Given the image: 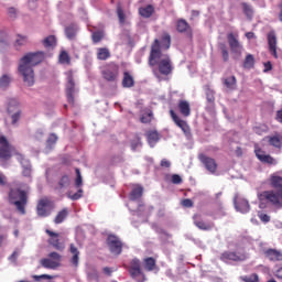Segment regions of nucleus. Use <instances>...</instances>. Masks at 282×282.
<instances>
[{"label":"nucleus","mask_w":282,"mask_h":282,"mask_svg":"<svg viewBox=\"0 0 282 282\" xmlns=\"http://www.w3.org/2000/svg\"><path fill=\"white\" fill-rule=\"evenodd\" d=\"M45 58V53L36 52V53H28L20 59V64L18 67L19 73L21 74L24 84L28 87H32L34 85V68L40 63H43Z\"/></svg>","instance_id":"nucleus-1"},{"label":"nucleus","mask_w":282,"mask_h":282,"mask_svg":"<svg viewBox=\"0 0 282 282\" xmlns=\"http://www.w3.org/2000/svg\"><path fill=\"white\" fill-rule=\"evenodd\" d=\"M269 186L274 189L263 191L259 194L260 202H267L274 208H282V176L280 172H274L269 176Z\"/></svg>","instance_id":"nucleus-2"},{"label":"nucleus","mask_w":282,"mask_h":282,"mask_svg":"<svg viewBox=\"0 0 282 282\" xmlns=\"http://www.w3.org/2000/svg\"><path fill=\"white\" fill-rule=\"evenodd\" d=\"M148 63L151 67H155V65H158L159 74L162 76H170V74H173V62L169 55L162 57L160 40L158 39H155L151 45Z\"/></svg>","instance_id":"nucleus-3"},{"label":"nucleus","mask_w":282,"mask_h":282,"mask_svg":"<svg viewBox=\"0 0 282 282\" xmlns=\"http://www.w3.org/2000/svg\"><path fill=\"white\" fill-rule=\"evenodd\" d=\"M8 199L11 206H15L20 215H25V206H28L29 199L28 191L21 189V187H12L9 189Z\"/></svg>","instance_id":"nucleus-4"},{"label":"nucleus","mask_w":282,"mask_h":282,"mask_svg":"<svg viewBox=\"0 0 282 282\" xmlns=\"http://www.w3.org/2000/svg\"><path fill=\"white\" fill-rule=\"evenodd\" d=\"M128 272L131 279H133V281H137V282L147 281V275L142 271V263L138 259L131 260Z\"/></svg>","instance_id":"nucleus-5"},{"label":"nucleus","mask_w":282,"mask_h":282,"mask_svg":"<svg viewBox=\"0 0 282 282\" xmlns=\"http://www.w3.org/2000/svg\"><path fill=\"white\" fill-rule=\"evenodd\" d=\"M54 209V203L50 198H42L36 205V215L39 217H50L52 210Z\"/></svg>","instance_id":"nucleus-6"},{"label":"nucleus","mask_w":282,"mask_h":282,"mask_svg":"<svg viewBox=\"0 0 282 282\" xmlns=\"http://www.w3.org/2000/svg\"><path fill=\"white\" fill-rule=\"evenodd\" d=\"M12 144L8 141L6 135L0 137V161L8 162L12 158Z\"/></svg>","instance_id":"nucleus-7"},{"label":"nucleus","mask_w":282,"mask_h":282,"mask_svg":"<svg viewBox=\"0 0 282 282\" xmlns=\"http://www.w3.org/2000/svg\"><path fill=\"white\" fill-rule=\"evenodd\" d=\"M101 76L104 80H107V83H116L118 80V76H120V66L109 64L108 67L102 69Z\"/></svg>","instance_id":"nucleus-8"},{"label":"nucleus","mask_w":282,"mask_h":282,"mask_svg":"<svg viewBox=\"0 0 282 282\" xmlns=\"http://www.w3.org/2000/svg\"><path fill=\"white\" fill-rule=\"evenodd\" d=\"M46 235H48V245L54 248V250H58V252H63L65 250V240L61 239V234L54 232L50 229L45 230Z\"/></svg>","instance_id":"nucleus-9"},{"label":"nucleus","mask_w":282,"mask_h":282,"mask_svg":"<svg viewBox=\"0 0 282 282\" xmlns=\"http://www.w3.org/2000/svg\"><path fill=\"white\" fill-rule=\"evenodd\" d=\"M75 173V187L78 188V191L75 194H73L72 192H67V197L68 199H72V202H78V199L83 197L84 193L83 188H80L83 186V175L80 174V169L76 167Z\"/></svg>","instance_id":"nucleus-10"},{"label":"nucleus","mask_w":282,"mask_h":282,"mask_svg":"<svg viewBox=\"0 0 282 282\" xmlns=\"http://www.w3.org/2000/svg\"><path fill=\"white\" fill-rule=\"evenodd\" d=\"M106 243L111 254H116L117 257L122 254V240H120L118 236L109 235L107 237Z\"/></svg>","instance_id":"nucleus-11"},{"label":"nucleus","mask_w":282,"mask_h":282,"mask_svg":"<svg viewBox=\"0 0 282 282\" xmlns=\"http://www.w3.org/2000/svg\"><path fill=\"white\" fill-rule=\"evenodd\" d=\"M248 259L246 253H239L237 251H225L220 254V261L224 263H239V261H246Z\"/></svg>","instance_id":"nucleus-12"},{"label":"nucleus","mask_w":282,"mask_h":282,"mask_svg":"<svg viewBox=\"0 0 282 282\" xmlns=\"http://www.w3.org/2000/svg\"><path fill=\"white\" fill-rule=\"evenodd\" d=\"M67 84H66V97L69 105H74V91L76 89V83L74 82V72L68 70L66 73Z\"/></svg>","instance_id":"nucleus-13"},{"label":"nucleus","mask_w":282,"mask_h":282,"mask_svg":"<svg viewBox=\"0 0 282 282\" xmlns=\"http://www.w3.org/2000/svg\"><path fill=\"white\" fill-rule=\"evenodd\" d=\"M198 160L199 162L203 163V165L205 166L206 171H208V173H212L213 175L217 173V161H215V159L204 153H200L198 154Z\"/></svg>","instance_id":"nucleus-14"},{"label":"nucleus","mask_w":282,"mask_h":282,"mask_svg":"<svg viewBox=\"0 0 282 282\" xmlns=\"http://www.w3.org/2000/svg\"><path fill=\"white\" fill-rule=\"evenodd\" d=\"M8 113H13L11 116L12 124H17L19 120H21V109H19V101H17V99L9 101Z\"/></svg>","instance_id":"nucleus-15"},{"label":"nucleus","mask_w":282,"mask_h":282,"mask_svg":"<svg viewBox=\"0 0 282 282\" xmlns=\"http://www.w3.org/2000/svg\"><path fill=\"white\" fill-rule=\"evenodd\" d=\"M254 154L256 158L262 162V164H276V160L272 158V155L267 154L265 151L259 147V144L254 145Z\"/></svg>","instance_id":"nucleus-16"},{"label":"nucleus","mask_w":282,"mask_h":282,"mask_svg":"<svg viewBox=\"0 0 282 282\" xmlns=\"http://www.w3.org/2000/svg\"><path fill=\"white\" fill-rule=\"evenodd\" d=\"M170 116L173 120V122L176 124V127H178L180 129H182L183 133H185V135H188V133H191V128L188 127V123L184 120H182L177 113H175V110H170Z\"/></svg>","instance_id":"nucleus-17"},{"label":"nucleus","mask_w":282,"mask_h":282,"mask_svg":"<svg viewBox=\"0 0 282 282\" xmlns=\"http://www.w3.org/2000/svg\"><path fill=\"white\" fill-rule=\"evenodd\" d=\"M269 52L274 58H279L276 54V33L274 31H270L267 35Z\"/></svg>","instance_id":"nucleus-18"},{"label":"nucleus","mask_w":282,"mask_h":282,"mask_svg":"<svg viewBox=\"0 0 282 282\" xmlns=\"http://www.w3.org/2000/svg\"><path fill=\"white\" fill-rule=\"evenodd\" d=\"M235 208L239 213H249L250 212V203L246 200V198H235L234 199Z\"/></svg>","instance_id":"nucleus-19"},{"label":"nucleus","mask_w":282,"mask_h":282,"mask_svg":"<svg viewBox=\"0 0 282 282\" xmlns=\"http://www.w3.org/2000/svg\"><path fill=\"white\" fill-rule=\"evenodd\" d=\"M194 226L199 230H213V224H207L206 221L202 220V216L195 214L193 216Z\"/></svg>","instance_id":"nucleus-20"},{"label":"nucleus","mask_w":282,"mask_h":282,"mask_svg":"<svg viewBox=\"0 0 282 282\" xmlns=\"http://www.w3.org/2000/svg\"><path fill=\"white\" fill-rule=\"evenodd\" d=\"M264 257L269 259V261H282V252L276 249L264 250Z\"/></svg>","instance_id":"nucleus-21"},{"label":"nucleus","mask_w":282,"mask_h":282,"mask_svg":"<svg viewBox=\"0 0 282 282\" xmlns=\"http://www.w3.org/2000/svg\"><path fill=\"white\" fill-rule=\"evenodd\" d=\"M178 111L184 118H188L191 116V104L186 100H180L177 104Z\"/></svg>","instance_id":"nucleus-22"},{"label":"nucleus","mask_w":282,"mask_h":282,"mask_svg":"<svg viewBox=\"0 0 282 282\" xmlns=\"http://www.w3.org/2000/svg\"><path fill=\"white\" fill-rule=\"evenodd\" d=\"M42 268H45L46 270H56V268H61V263L57 261H53L50 258H44L40 261Z\"/></svg>","instance_id":"nucleus-23"},{"label":"nucleus","mask_w":282,"mask_h":282,"mask_svg":"<svg viewBox=\"0 0 282 282\" xmlns=\"http://www.w3.org/2000/svg\"><path fill=\"white\" fill-rule=\"evenodd\" d=\"M135 85V80L133 79V76H131L130 72H124L123 73V78H122V87L126 89H129Z\"/></svg>","instance_id":"nucleus-24"},{"label":"nucleus","mask_w":282,"mask_h":282,"mask_svg":"<svg viewBox=\"0 0 282 282\" xmlns=\"http://www.w3.org/2000/svg\"><path fill=\"white\" fill-rule=\"evenodd\" d=\"M241 8L245 17L249 20L252 21V17H254V9L250 6L248 2H241Z\"/></svg>","instance_id":"nucleus-25"},{"label":"nucleus","mask_w":282,"mask_h":282,"mask_svg":"<svg viewBox=\"0 0 282 282\" xmlns=\"http://www.w3.org/2000/svg\"><path fill=\"white\" fill-rule=\"evenodd\" d=\"M227 41L229 43V47H230L231 52H237V50H239V47H240L239 40H237V37H235L234 33H229L227 35Z\"/></svg>","instance_id":"nucleus-26"},{"label":"nucleus","mask_w":282,"mask_h":282,"mask_svg":"<svg viewBox=\"0 0 282 282\" xmlns=\"http://www.w3.org/2000/svg\"><path fill=\"white\" fill-rule=\"evenodd\" d=\"M154 12H155V9L151 4L139 9V14L143 17V19H151Z\"/></svg>","instance_id":"nucleus-27"},{"label":"nucleus","mask_w":282,"mask_h":282,"mask_svg":"<svg viewBox=\"0 0 282 282\" xmlns=\"http://www.w3.org/2000/svg\"><path fill=\"white\" fill-rule=\"evenodd\" d=\"M176 30L181 34H184V32H188V30H191V25L188 24V22L186 20L178 19L176 22Z\"/></svg>","instance_id":"nucleus-28"},{"label":"nucleus","mask_w":282,"mask_h":282,"mask_svg":"<svg viewBox=\"0 0 282 282\" xmlns=\"http://www.w3.org/2000/svg\"><path fill=\"white\" fill-rule=\"evenodd\" d=\"M269 144L270 147H274L275 149L282 148V135L274 134L273 137H269Z\"/></svg>","instance_id":"nucleus-29"},{"label":"nucleus","mask_w":282,"mask_h":282,"mask_svg":"<svg viewBox=\"0 0 282 282\" xmlns=\"http://www.w3.org/2000/svg\"><path fill=\"white\" fill-rule=\"evenodd\" d=\"M70 252L73 253V258L70 260V263H73V265H75V268H78V261H79V254L80 251H78V248H76V246L74 243H70Z\"/></svg>","instance_id":"nucleus-30"},{"label":"nucleus","mask_w":282,"mask_h":282,"mask_svg":"<svg viewBox=\"0 0 282 282\" xmlns=\"http://www.w3.org/2000/svg\"><path fill=\"white\" fill-rule=\"evenodd\" d=\"M254 55L252 54H247V56L245 57V61L242 63V67L245 69H253L254 68Z\"/></svg>","instance_id":"nucleus-31"},{"label":"nucleus","mask_w":282,"mask_h":282,"mask_svg":"<svg viewBox=\"0 0 282 282\" xmlns=\"http://www.w3.org/2000/svg\"><path fill=\"white\" fill-rule=\"evenodd\" d=\"M111 57V53L107 47H100L97 50V58L98 61H107V58Z\"/></svg>","instance_id":"nucleus-32"},{"label":"nucleus","mask_w":282,"mask_h":282,"mask_svg":"<svg viewBox=\"0 0 282 282\" xmlns=\"http://www.w3.org/2000/svg\"><path fill=\"white\" fill-rule=\"evenodd\" d=\"M69 215V210L67 208L62 209L57 213L56 217L54 218V224H63L67 216Z\"/></svg>","instance_id":"nucleus-33"},{"label":"nucleus","mask_w":282,"mask_h":282,"mask_svg":"<svg viewBox=\"0 0 282 282\" xmlns=\"http://www.w3.org/2000/svg\"><path fill=\"white\" fill-rule=\"evenodd\" d=\"M144 193V188L142 186L134 187L130 193V199L131 202H135L137 199H140L142 197V194Z\"/></svg>","instance_id":"nucleus-34"},{"label":"nucleus","mask_w":282,"mask_h":282,"mask_svg":"<svg viewBox=\"0 0 282 282\" xmlns=\"http://www.w3.org/2000/svg\"><path fill=\"white\" fill-rule=\"evenodd\" d=\"M58 63H61V65H72V57H69V53H67V51H61Z\"/></svg>","instance_id":"nucleus-35"},{"label":"nucleus","mask_w":282,"mask_h":282,"mask_svg":"<svg viewBox=\"0 0 282 282\" xmlns=\"http://www.w3.org/2000/svg\"><path fill=\"white\" fill-rule=\"evenodd\" d=\"M76 32H77V29H76V25L74 24H70L65 29V35L69 41H74L76 39Z\"/></svg>","instance_id":"nucleus-36"},{"label":"nucleus","mask_w":282,"mask_h":282,"mask_svg":"<svg viewBox=\"0 0 282 282\" xmlns=\"http://www.w3.org/2000/svg\"><path fill=\"white\" fill-rule=\"evenodd\" d=\"M224 85L227 89H237V77L231 76L224 79Z\"/></svg>","instance_id":"nucleus-37"},{"label":"nucleus","mask_w":282,"mask_h":282,"mask_svg":"<svg viewBox=\"0 0 282 282\" xmlns=\"http://www.w3.org/2000/svg\"><path fill=\"white\" fill-rule=\"evenodd\" d=\"M149 144H155L160 140V133L155 130H151L147 134Z\"/></svg>","instance_id":"nucleus-38"},{"label":"nucleus","mask_w":282,"mask_h":282,"mask_svg":"<svg viewBox=\"0 0 282 282\" xmlns=\"http://www.w3.org/2000/svg\"><path fill=\"white\" fill-rule=\"evenodd\" d=\"M144 268L148 272H153V270H155V260L153 257L144 259Z\"/></svg>","instance_id":"nucleus-39"},{"label":"nucleus","mask_w":282,"mask_h":282,"mask_svg":"<svg viewBox=\"0 0 282 282\" xmlns=\"http://www.w3.org/2000/svg\"><path fill=\"white\" fill-rule=\"evenodd\" d=\"M70 184H72V180L67 174H64L58 181L59 188H69Z\"/></svg>","instance_id":"nucleus-40"},{"label":"nucleus","mask_w":282,"mask_h":282,"mask_svg":"<svg viewBox=\"0 0 282 282\" xmlns=\"http://www.w3.org/2000/svg\"><path fill=\"white\" fill-rule=\"evenodd\" d=\"M117 17L119 19L120 25H124V22L127 20V15H124V10H122V4H117Z\"/></svg>","instance_id":"nucleus-41"},{"label":"nucleus","mask_w":282,"mask_h":282,"mask_svg":"<svg viewBox=\"0 0 282 282\" xmlns=\"http://www.w3.org/2000/svg\"><path fill=\"white\" fill-rule=\"evenodd\" d=\"M43 45L44 47H56V36L54 35H48L43 40Z\"/></svg>","instance_id":"nucleus-42"},{"label":"nucleus","mask_w":282,"mask_h":282,"mask_svg":"<svg viewBox=\"0 0 282 282\" xmlns=\"http://www.w3.org/2000/svg\"><path fill=\"white\" fill-rule=\"evenodd\" d=\"M162 47L163 50H170L171 48V34L164 33L161 39Z\"/></svg>","instance_id":"nucleus-43"},{"label":"nucleus","mask_w":282,"mask_h":282,"mask_svg":"<svg viewBox=\"0 0 282 282\" xmlns=\"http://www.w3.org/2000/svg\"><path fill=\"white\" fill-rule=\"evenodd\" d=\"M23 45H28V36L18 34L14 42V47H23Z\"/></svg>","instance_id":"nucleus-44"},{"label":"nucleus","mask_w":282,"mask_h":282,"mask_svg":"<svg viewBox=\"0 0 282 282\" xmlns=\"http://www.w3.org/2000/svg\"><path fill=\"white\" fill-rule=\"evenodd\" d=\"M10 83H12V78L10 75H2L0 77V88L6 89V87H10Z\"/></svg>","instance_id":"nucleus-45"},{"label":"nucleus","mask_w":282,"mask_h":282,"mask_svg":"<svg viewBox=\"0 0 282 282\" xmlns=\"http://www.w3.org/2000/svg\"><path fill=\"white\" fill-rule=\"evenodd\" d=\"M206 99L210 105H215V90L210 89V87L206 88Z\"/></svg>","instance_id":"nucleus-46"},{"label":"nucleus","mask_w":282,"mask_h":282,"mask_svg":"<svg viewBox=\"0 0 282 282\" xmlns=\"http://www.w3.org/2000/svg\"><path fill=\"white\" fill-rule=\"evenodd\" d=\"M240 279L243 282H259V274L252 273L250 275H243Z\"/></svg>","instance_id":"nucleus-47"},{"label":"nucleus","mask_w":282,"mask_h":282,"mask_svg":"<svg viewBox=\"0 0 282 282\" xmlns=\"http://www.w3.org/2000/svg\"><path fill=\"white\" fill-rule=\"evenodd\" d=\"M22 175L23 177H32V165H23Z\"/></svg>","instance_id":"nucleus-48"},{"label":"nucleus","mask_w":282,"mask_h":282,"mask_svg":"<svg viewBox=\"0 0 282 282\" xmlns=\"http://www.w3.org/2000/svg\"><path fill=\"white\" fill-rule=\"evenodd\" d=\"M104 36L105 35L100 31L93 33V43H100Z\"/></svg>","instance_id":"nucleus-49"},{"label":"nucleus","mask_w":282,"mask_h":282,"mask_svg":"<svg viewBox=\"0 0 282 282\" xmlns=\"http://www.w3.org/2000/svg\"><path fill=\"white\" fill-rule=\"evenodd\" d=\"M48 259L56 261L57 263H61L62 256L58 252L53 251L48 254Z\"/></svg>","instance_id":"nucleus-50"},{"label":"nucleus","mask_w":282,"mask_h":282,"mask_svg":"<svg viewBox=\"0 0 282 282\" xmlns=\"http://www.w3.org/2000/svg\"><path fill=\"white\" fill-rule=\"evenodd\" d=\"M220 50H221L224 62L228 63V58H229L228 48L225 46V44H221Z\"/></svg>","instance_id":"nucleus-51"},{"label":"nucleus","mask_w":282,"mask_h":282,"mask_svg":"<svg viewBox=\"0 0 282 282\" xmlns=\"http://www.w3.org/2000/svg\"><path fill=\"white\" fill-rule=\"evenodd\" d=\"M209 216L213 217V219H219V217H226V212L219 208L217 214H209Z\"/></svg>","instance_id":"nucleus-52"},{"label":"nucleus","mask_w":282,"mask_h":282,"mask_svg":"<svg viewBox=\"0 0 282 282\" xmlns=\"http://www.w3.org/2000/svg\"><path fill=\"white\" fill-rule=\"evenodd\" d=\"M258 217L263 224L270 223V216L268 214L259 213Z\"/></svg>","instance_id":"nucleus-53"},{"label":"nucleus","mask_w":282,"mask_h":282,"mask_svg":"<svg viewBox=\"0 0 282 282\" xmlns=\"http://www.w3.org/2000/svg\"><path fill=\"white\" fill-rule=\"evenodd\" d=\"M58 137L56 134H51L47 139V147L52 148V145L57 142Z\"/></svg>","instance_id":"nucleus-54"},{"label":"nucleus","mask_w":282,"mask_h":282,"mask_svg":"<svg viewBox=\"0 0 282 282\" xmlns=\"http://www.w3.org/2000/svg\"><path fill=\"white\" fill-rule=\"evenodd\" d=\"M151 116L152 113L142 115V117L140 118L141 122L143 124H149V122H151Z\"/></svg>","instance_id":"nucleus-55"},{"label":"nucleus","mask_w":282,"mask_h":282,"mask_svg":"<svg viewBox=\"0 0 282 282\" xmlns=\"http://www.w3.org/2000/svg\"><path fill=\"white\" fill-rule=\"evenodd\" d=\"M172 184H182V176H180V174H173Z\"/></svg>","instance_id":"nucleus-56"},{"label":"nucleus","mask_w":282,"mask_h":282,"mask_svg":"<svg viewBox=\"0 0 282 282\" xmlns=\"http://www.w3.org/2000/svg\"><path fill=\"white\" fill-rule=\"evenodd\" d=\"M182 205H183L185 208H193V206H194L193 202H192L189 198L183 199Z\"/></svg>","instance_id":"nucleus-57"},{"label":"nucleus","mask_w":282,"mask_h":282,"mask_svg":"<svg viewBox=\"0 0 282 282\" xmlns=\"http://www.w3.org/2000/svg\"><path fill=\"white\" fill-rule=\"evenodd\" d=\"M161 166H162L163 169H171V161H169V160H166V159H163V160L161 161Z\"/></svg>","instance_id":"nucleus-58"},{"label":"nucleus","mask_w":282,"mask_h":282,"mask_svg":"<svg viewBox=\"0 0 282 282\" xmlns=\"http://www.w3.org/2000/svg\"><path fill=\"white\" fill-rule=\"evenodd\" d=\"M275 120L276 122H280V124H282V109L276 111Z\"/></svg>","instance_id":"nucleus-59"},{"label":"nucleus","mask_w":282,"mask_h":282,"mask_svg":"<svg viewBox=\"0 0 282 282\" xmlns=\"http://www.w3.org/2000/svg\"><path fill=\"white\" fill-rule=\"evenodd\" d=\"M8 14H9V17H11V19H14V17H17V9L9 8L8 9Z\"/></svg>","instance_id":"nucleus-60"},{"label":"nucleus","mask_w":282,"mask_h":282,"mask_svg":"<svg viewBox=\"0 0 282 282\" xmlns=\"http://www.w3.org/2000/svg\"><path fill=\"white\" fill-rule=\"evenodd\" d=\"M264 73H268V72H272V63L271 62H267L264 63Z\"/></svg>","instance_id":"nucleus-61"},{"label":"nucleus","mask_w":282,"mask_h":282,"mask_svg":"<svg viewBox=\"0 0 282 282\" xmlns=\"http://www.w3.org/2000/svg\"><path fill=\"white\" fill-rule=\"evenodd\" d=\"M279 8V21L282 23V0L278 4Z\"/></svg>","instance_id":"nucleus-62"},{"label":"nucleus","mask_w":282,"mask_h":282,"mask_svg":"<svg viewBox=\"0 0 282 282\" xmlns=\"http://www.w3.org/2000/svg\"><path fill=\"white\" fill-rule=\"evenodd\" d=\"M6 184H7L6 175L0 173V186H6Z\"/></svg>","instance_id":"nucleus-63"},{"label":"nucleus","mask_w":282,"mask_h":282,"mask_svg":"<svg viewBox=\"0 0 282 282\" xmlns=\"http://www.w3.org/2000/svg\"><path fill=\"white\" fill-rule=\"evenodd\" d=\"M276 279H282V267L275 271Z\"/></svg>","instance_id":"nucleus-64"}]
</instances>
